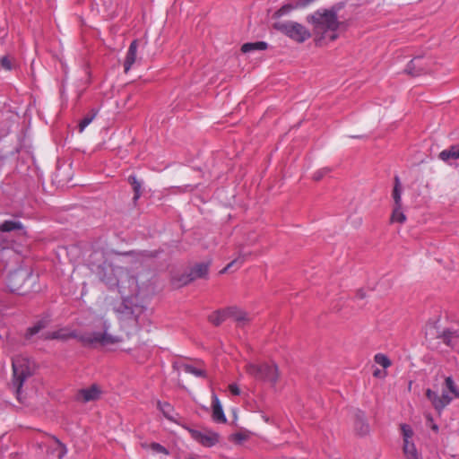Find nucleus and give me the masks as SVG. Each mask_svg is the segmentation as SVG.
I'll return each instance as SVG.
<instances>
[{"label":"nucleus","instance_id":"nucleus-1","mask_svg":"<svg viewBox=\"0 0 459 459\" xmlns=\"http://www.w3.org/2000/svg\"><path fill=\"white\" fill-rule=\"evenodd\" d=\"M307 22L312 26V30L317 40L333 41L338 38L337 30L340 22L337 10L321 8L307 16Z\"/></svg>","mask_w":459,"mask_h":459},{"label":"nucleus","instance_id":"nucleus-2","mask_svg":"<svg viewBox=\"0 0 459 459\" xmlns=\"http://www.w3.org/2000/svg\"><path fill=\"white\" fill-rule=\"evenodd\" d=\"M426 396L431 402L434 408L439 412L446 407L454 399L459 398V389L451 377L445 379V387L442 389V394L428 389Z\"/></svg>","mask_w":459,"mask_h":459},{"label":"nucleus","instance_id":"nucleus-3","mask_svg":"<svg viewBox=\"0 0 459 459\" xmlns=\"http://www.w3.org/2000/svg\"><path fill=\"white\" fill-rule=\"evenodd\" d=\"M103 332H84L80 334H74V336L78 338L86 345L100 344L101 346H109L121 342L119 337L111 335L108 333V325L106 322L103 324Z\"/></svg>","mask_w":459,"mask_h":459},{"label":"nucleus","instance_id":"nucleus-4","mask_svg":"<svg viewBox=\"0 0 459 459\" xmlns=\"http://www.w3.org/2000/svg\"><path fill=\"white\" fill-rule=\"evenodd\" d=\"M273 27L299 43L305 42L311 37V32L304 25L296 22H275Z\"/></svg>","mask_w":459,"mask_h":459},{"label":"nucleus","instance_id":"nucleus-5","mask_svg":"<svg viewBox=\"0 0 459 459\" xmlns=\"http://www.w3.org/2000/svg\"><path fill=\"white\" fill-rule=\"evenodd\" d=\"M247 374L258 380L275 384L278 379V368L274 364L247 363L246 366Z\"/></svg>","mask_w":459,"mask_h":459},{"label":"nucleus","instance_id":"nucleus-6","mask_svg":"<svg viewBox=\"0 0 459 459\" xmlns=\"http://www.w3.org/2000/svg\"><path fill=\"white\" fill-rule=\"evenodd\" d=\"M13 385L17 388V393L20 392L23 382L32 374V363L23 356H16L13 359Z\"/></svg>","mask_w":459,"mask_h":459},{"label":"nucleus","instance_id":"nucleus-7","mask_svg":"<svg viewBox=\"0 0 459 459\" xmlns=\"http://www.w3.org/2000/svg\"><path fill=\"white\" fill-rule=\"evenodd\" d=\"M117 274L119 279L114 283L122 295H134L137 293V282L136 279L133 276H129L126 272L119 270Z\"/></svg>","mask_w":459,"mask_h":459},{"label":"nucleus","instance_id":"nucleus-8","mask_svg":"<svg viewBox=\"0 0 459 459\" xmlns=\"http://www.w3.org/2000/svg\"><path fill=\"white\" fill-rule=\"evenodd\" d=\"M192 438L206 447H212L219 442V435L210 429H189Z\"/></svg>","mask_w":459,"mask_h":459},{"label":"nucleus","instance_id":"nucleus-9","mask_svg":"<svg viewBox=\"0 0 459 459\" xmlns=\"http://www.w3.org/2000/svg\"><path fill=\"white\" fill-rule=\"evenodd\" d=\"M101 390L99 385H92L89 387L80 389L76 399L82 403H89L98 400L100 397Z\"/></svg>","mask_w":459,"mask_h":459},{"label":"nucleus","instance_id":"nucleus-10","mask_svg":"<svg viewBox=\"0 0 459 459\" xmlns=\"http://www.w3.org/2000/svg\"><path fill=\"white\" fill-rule=\"evenodd\" d=\"M226 313L229 318H232L240 326H244L252 319L249 314L236 307H227Z\"/></svg>","mask_w":459,"mask_h":459},{"label":"nucleus","instance_id":"nucleus-11","mask_svg":"<svg viewBox=\"0 0 459 459\" xmlns=\"http://www.w3.org/2000/svg\"><path fill=\"white\" fill-rule=\"evenodd\" d=\"M315 0H297L294 3H288L283 4L279 10H277L274 13V16L277 18L288 15L293 10L299 8H304L307 5L310 4Z\"/></svg>","mask_w":459,"mask_h":459},{"label":"nucleus","instance_id":"nucleus-12","mask_svg":"<svg viewBox=\"0 0 459 459\" xmlns=\"http://www.w3.org/2000/svg\"><path fill=\"white\" fill-rule=\"evenodd\" d=\"M209 267L207 264H198L195 265L190 272L186 275L185 283H189L196 279L204 278L207 276Z\"/></svg>","mask_w":459,"mask_h":459},{"label":"nucleus","instance_id":"nucleus-13","mask_svg":"<svg viewBox=\"0 0 459 459\" xmlns=\"http://www.w3.org/2000/svg\"><path fill=\"white\" fill-rule=\"evenodd\" d=\"M212 420L217 423H225L227 421L221 403L215 394L212 395Z\"/></svg>","mask_w":459,"mask_h":459},{"label":"nucleus","instance_id":"nucleus-14","mask_svg":"<svg viewBox=\"0 0 459 459\" xmlns=\"http://www.w3.org/2000/svg\"><path fill=\"white\" fill-rule=\"evenodd\" d=\"M138 41L133 40L129 46L124 63L125 72L127 73L136 61Z\"/></svg>","mask_w":459,"mask_h":459},{"label":"nucleus","instance_id":"nucleus-15","mask_svg":"<svg viewBox=\"0 0 459 459\" xmlns=\"http://www.w3.org/2000/svg\"><path fill=\"white\" fill-rule=\"evenodd\" d=\"M13 230H19L21 232V235H25L26 230H24V227L21 221H4L0 225V231L1 232H10Z\"/></svg>","mask_w":459,"mask_h":459},{"label":"nucleus","instance_id":"nucleus-16","mask_svg":"<svg viewBox=\"0 0 459 459\" xmlns=\"http://www.w3.org/2000/svg\"><path fill=\"white\" fill-rule=\"evenodd\" d=\"M406 72L413 76H418L424 72L422 59L420 56L413 58L407 65Z\"/></svg>","mask_w":459,"mask_h":459},{"label":"nucleus","instance_id":"nucleus-17","mask_svg":"<svg viewBox=\"0 0 459 459\" xmlns=\"http://www.w3.org/2000/svg\"><path fill=\"white\" fill-rule=\"evenodd\" d=\"M438 157L441 160L446 162L459 159V144L453 145L449 149L443 150L439 153Z\"/></svg>","mask_w":459,"mask_h":459},{"label":"nucleus","instance_id":"nucleus-18","mask_svg":"<svg viewBox=\"0 0 459 459\" xmlns=\"http://www.w3.org/2000/svg\"><path fill=\"white\" fill-rule=\"evenodd\" d=\"M403 452L405 459H420V455L413 441L403 442Z\"/></svg>","mask_w":459,"mask_h":459},{"label":"nucleus","instance_id":"nucleus-19","mask_svg":"<svg viewBox=\"0 0 459 459\" xmlns=\"http://www.w3.org/2000/svg\"><path fill=\"white\" fill-rule=\"evenodd\" d=\"M441 338L446 345L454 347L459 339V333L457 331L446 330L443 332Z\"/></svg>","mask_w":459,"mask_h":459},{"label":"nucleus","instance_id":"nucleus-20","mask_svg":"<svg viewBox=\"0 0 459 459\" xmlns=\"http://www.w3.org/2000/svg\"><path fill=\"white\" fill-rule=\"evenodd\" d=\"M268 45L266 42L264 41H257V42H249L245 43L241 47V51L243 53H248L255 50H265L267 48Z\"/></svg>","mask_w":459,"mask_h":459},{"label":"nucleus","instance_id":"nucleus-21","mask_svg":"<svg viewBox=\"0 0 459 459\" xmlns=\"http://www.w3.org/2000/svg\"><path fill=\"white\" fill-rule=\"evenodd\" d=\"M228 318L229 315L226 313V308L223 310L215 311L209 316V321L214 325H221Z\"/></svg>","mask_w":459,"mask_h":459},{"label":"nucleus","instance_id":"nucleus-22","mask_svg":"<svg viewBox=\"0 0 459 459\" xmlns=\"http://www.w3.org/2000/svg\"><path fill=\"white\" fill-rule=\"evenodd\" d=\"M392 195L394 201V206H402V186L398 177L394 178V186Z\"/></svg>","mask_w":459,"mask_h":459},{"label":"nucleus","instance_id":"nucleus-23","mask_svg":"<svg viewBox=\"0 0 459 459\" xmlns=\"http://www.w3.org/2000/svg\"><path fill=\"white\" fill-rule=\"evenodd\" d=\"M158 408L168 420L172 421L175 420L174 409L170 403L166 402H158Z\"/></svg>","mask_w":459,"mask_h":459},{"label":"nucleus","instance_id":"nucleus-24","mask_svg":"<svg viewBox=\"0 0 459 459\" xmlns=\"http://www.w3.org/2000/svg\"><path fill=\"white\" fill-rule=\"evenodd\" d=\"M98 111L97 110H91L90 114H87L79 123V132L82 133L84 129L93 121V119L96 117Z\"/></svg>","mask_w":459,"mask_h":459},{"label":"nucleus","instance_id":"nucleus-25","mask_svg":"<svg viewBox=\"0 0 459 459\" xmlns=\"http://www.w3.org/2000/svg\"><path fill=\"white\" fill-rule=\"evenodd\" d=\"M46 326H47V322L46 321L40 320V321L37 322L33 326L30 327L27 330L26 338L27 339L31 338L32 336H34L37 333H39Z\"/></svg>","mask_w":459,"mask_h":459},{"label":"nucleus","instance_id":"nucleus-26","mask_svg":"<svg viewBox=\"0 0 459 459\" xmlns=\"http://www.w3.org/2000/svg\"><path fill=\"white\" fill-rule=\"evenodd\" d=\"M405 221L406 216L402 211V206H394L391 215V222L403 223Z\"/></svg>","mask_w":459,"mask_h":459},{"label":"nucleus","instance_id":"nucleus-27","mask_svg":"<svg viewBox=\"0 0 459 459\" xmlns=\"http://www.w3.org/2000/svg\"><path fill=\"white\" fill-rule=\"evenodd\" d=\"M183 370L186 373L192 374L197 377H204L205 372L202 368H196L194 365L186 364L183 366Z\"/></svg>","mask_w":459,"mask_h":459},{"label":"nucleus","instance_id":"nucleus-28","mask_svg":"<svg viewBox=\"0 0 459 459\" xmlns=\"http://www.w3.org/2000/svg\"><path fill=\"white\" fill-rule=\"evenodd\" d=\"M374 360L377 364L383 367L385 369L391 366V360L388 357L383 353H377L374 357Z\"/></svg>","mask_w":459,"mask_h":459},{"label":"nucleus","instance_id":"nucleus-29","mask_svg":"<svg viewBox=\"0 0 459 459\" xmlns=\"http://www.w3.org/2000/svg\"><path fill=\"white\" fill-rule=\"evenodd\" d=\"M129 183L132 185L133 189L134 191V199H138L141 195V182L137 180L135 176H129L128 178Z\"/></svg>","mask_w":459,"mask_h":459},{"label":"nucleus","instance_id":"nucleus-30","mask_svg":"<svg viewBox=\"0 0 459 459\" xmlns=\"http://www.w3.org/2000/svg\"><path fill=\"white\" fill-rule=\"evenodd\" d=\"M401 430H402L403 442L412 441V437H413L414 432L410 425L402 424Z\"/></svg>","mask_w":459,"mask_h":459},{"label":"nucleus","instance_id":"nucleus-31","mask_svg":"<svg viewBox=\"0 0 459 459\" xmlns=\"http://www.w3.org/2000/svg\"><path fill=\"white\" fill-rule=\"evenodd\" d=\"M55 451L58 459H62L66 454L65 446L57 439L54 440Z\"/></svg>","mask_w":459,"mask_h":459},{"label":"nucleus","instance_id":"nucleus-32","mask_svg":"<svg viewBox=\"0 0 459 459\" xmlns=\"http://www.w3.org/2000/svg\"><path fill=\"white\" fill-rule=\"evenodd\" d=\"M148 447L155 453L169 455L168 449L159 443L152 442L148 446Z\"/></svg>","mask_w":459,"mask_h":459},{"label":"nucleus","instance_id":"nucleus-33","mask_svg":"<svg viewBox=\"0 0 459 459\" xmlns=\"http://www.w3.org/2000/svg\"><path fill=\"white\" fill-rule=\"evenodd\" d=\"M0 65L6 71H11L13 68V64L8 56H4L1 57Z\"/></svg>","mask_w":459,"mask_h":459},{"label":"nucleus","instance_id":"nucleus-34","mask_svg":"<svg viewBox=\"0 0 459 459\" xmlns=\"http://www.w3.org/2000/svg\"><path fill=\"white\" fill-rule=\"evenodd\" d=\"M42 336L46 339H65V334L62 333L60 331L48 332L43 333Z\"/></svg>","mask_w":459,"mask_h":459},{"label":"nucleus","instance_id":"nucleus-35","mask_svg":"<svg viewBox=\"0 0 459 459\" xmlns=\"http://www.w3.org/2000/svg\"><path fill=\"white\" fill-rule=\"evenodd\" d=\"M244 263V257L238 256V258L234 259L232 262H230L221 273L228 272L231 267L237 265V267H239Z\"/></svg>","mask_w":459,"mask_h":459},{"label":"nucleus","instance_id":"nucleus-36","mask_svg":"<svg viewBox=\"0 0 459 459\" xmlns=\"http://www.w3.org/2000/svg\"><path fill=\"white\" fill-rule=\"evenodd\" d=\"M329 172H330V169H328V168L320 169L316 172L314 173L313 178H314V180L318 181V180L322 179Z\"/></svg>","mask_w":459,"mask_h":459},{"label":"nucleus","instance_id":"nucleus-37","mask_svg":"<svg viewBox=\"0 0 459 459\" xmlns=\"http://www.w3.org/2000/svg\"><path fill=\"white\" fill-rule=\"evenodd\" d=\"M427 426L429 427L435 432L438 431V426L434 423V420L430 414H426Z\"/></svg>","mask_w":459,"mask_h":459},{"label":"nucleus","instance_id":"nucleus-38","mask_svg":"<svg viewBox=\"0 0 459 459\" xmlns=\"http://www.w3.org/2000/svg\"><path fill=\"white\" fill-rule=\"evenodd\" d=\"M186 274H187V273L182 274V275L180 276V278H178V279H176V278L174 277V278H173V280H172V281H173V284H174V286H175V287L179 288V287H181V286H185V285H186L187 283H185V281H186Z\"/></svg>","mask_w":459,"mask_h":459},{"label":"nucleus","instance_id":"nucleus-39","mask_svg":"<svg viewBox=\"0 0 459 459\" xmlns=\"http://www.w3.org/2000/svg\"><path fill=\"white\" fill-rule=\"evenodd\" d=\"M230 392L234 395H239L240 394V389L236 384H230L229 385Z\"/></svg>","mask_w":459,"mask_h":459},{"label":"nucleus","instance_id":"nucleus-40","mask_svg":"<svg viewBox=\"0 0 459 459\" xmlns=\"http://www.w3.org/2000/svg\"><path fill=\"white\" fill-rule=\"evenodd\" d=\"M386 371L385 370H381V369H375L374 372H373V376L375 377H378V378H385L386 377Z\"/></svg>","mask_w":459,"mask_h":459},{"label":"nucleus","instance_id":"nucleus-41","mask_svg":"<svg viewBox=\"0 0 459 459\" xmlns=\"http://www.w3.org/2000/svg\"><path fill=\"white\" fill-rule=\"evenodd\" d=\"M233 438L235 441L241 442L246 439V437L241 433H236L234 434Z\"/></svg>","mask_w":459,"mask_h":459},{"label":"nucleus","instance_id":"nucleus-42","mask_svg":"<svg viewBox=\"0 0 459 459\" xmlns=\"http://www.w3.org/2000/svg\"><path fill=\"white\" fill-rule=\"evenodd\" d=\"M359 431L360 434H366L368 431V426L364 423H361V428Z\"/></svg>","mask_w":459,"mask_h":459}]
</instances>
